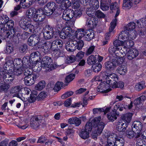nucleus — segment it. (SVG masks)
<instances>
[{"label":"nucleus","mask_w":146,"mask_h":146,"mask_svg":"<svg viewBox=\"0 0 146 146\" xmlns=\"http://www.w3.org/2000/svg\"><path fill=\"white\" fill-rule=\"evenodd\" d=\"M52 42L50 41H47L44 43L41 46V48L43 50L42 51L44 53H47L49 50L51 49Z\"/></svg>","instance_id":"obj_23"},{"label":"nucleus","mask_w":146,"mask_h":146,"mask_svg":"<svg viewBox=\"0 0 146 146\" xmlns=\"http://www.w3.org/2000/svg\"><path fill=\"white\" fill-rule=\"evenodd\" d=\"M100 7L103 10L106 11L109 9V5L105 0H101Z\"/></svg>","instance_id":"obj_41"},{"label":"nucleus","mask_w":146,"mask_h":146,"mask_svg":"<svg viewBox=\"0 0 146 146\" xmlns=\"http://www.w3.org/2000/svg\"><path fill=\"white\" fill-rule=\"evenodd\" d=\"M42 117L35 116L31 119L30 126L33 129H36L38 128L42 121Z\"/></svg>","instance_id":"obj_5"},{"label":"nucleus","mask_w":146,"mask_h":146,"mask_svg":"<svg viewBox=\"0 0 146 146\" xmlns=\"http://www.w3.org/2000/svg\"><path fill=\"white\" fill-rule=\"evenodd\" d=\"M70 25L68 24L69 27L63 28L60 34V37L63 39H65L68 36L70 37L72 35V33L74 31L72 29L71 27H73L74 25L73 23H70Z\"/></svg>","instance_id":"obj_1"},{"label":"nucleus","mask_w":146,"mask_h":146,"mask_svg":"<svg viewBox=\"0 0 146 146\" xmlns=\"http://www.w3.org/2000/svg\"><path fill=\"white\" fill-rule=\"evenodd\" d=\"M132 2L130 0H123V7L125 9H129L132 5Z\"/></svg>","instance_id":"obj_53"},{"label":"nucleus","mask_w":146,"mask_h":146,"mask_svg":"<svg viewBox=\"0 0 146 146\" xmlns=\"http://www.w3.org/2000/svg\"><path fill=\"white\" fill-rule=\"evenodd\" d=\"M22 89V86L21 85L17 86L12 87L10 90L11 94H16L19 92Z\"/></svg>","instance_id":"obj_39"},{"label":"nucleus","mask_w":146,"mask_h":146,"mask_svg":"<svg viewBox=\"0 0 146 146\" xmlns=\"http://www.w3.org/2000/svg\"><path fill=\"white\" fill-rule=\"evenodd\" d=\"M132 115L133 114L131 113H126L121 116V119L125 122L129 123L131 120Z\"/></svg>","instance_id":"obj_26"},{"label":"nucleus","mask_w":146,"mask_h":146,"mask_svg":"<svg viewBox=\"0 0 146 146\" xmlns=\"http://www.w3.org/2000/svg\"><path fill=\"white\" fill-rule=\"evenodd\" d=\"M43 12L42 13L44 15H46L47 16H49L52 14H54V12L45 6L44 7Z\"/></svg>","instance_id":"obj_56"},{"label":"nucleus","mask_w":146,"mask_h":146,"mask_svg":"<svg viewBox=\"0 0 146 146\" xmlns=\"http://www.w3.org/2000/svg\"><path fill=\"white\" fill-rule=\"evenodd\" d=\"M10 87L8 84L0 83V92L6 93Z\"/></svg>","instance_id":"obj_31"},{"label":"nucleus","mask_w":146,"mask_h":146,"mask_svg":"<svg viewBox=\"0 0 146 146\" xmlns=\"http://www.w3.org/2000/svg\"><path fill=\"white\" fill-rule=\"evenodd\" d=\"M4 82L8 83L13 82L15 79L13 72L12 70H8L4 74L3 77Z\"/></svg>","instance_id":"obj_7"},{"label":"nucleus","mask_w":146,"mask_h":146,"mask_svg":"<svg viewBox=\"0 0 146 146\" xmlns=\"http://www.w3.org/2000/svg\"><path fill=\"white\" fill-rule=\"evenodd\" d=\"M134 131L133 129L127 130L126 132L127 137L129 139H132L134 138Z\"/></svg>","instance_id":"obj_60"},{"label":"nucleus","mask_w":146,"mask_h":146,"mask_svg":"<svg viewBox=\"0 0 146 146\" xmlns=\"http://www.w3.org/2000/svg\"><path fill=\"white\" fill-rule=\"evenodd\" d=\"M42 64L40 62L36 63L35 66L33 67V70L35 72H38L41 70Z\"/></svg>","instance_id":"obj_57"},{"label":"nucleus","mask_w":146,"mask_h":146,"mask_svg":"<svg viewBox=\"0 0 146 146\" xmlns=\"http://www.w3.org/2000/svg\"><path fill=\"white\" fill-rule=\"evenodd\" d=\"M143 128V125L139 121H135L133 122L132 129L135 131H141Z\"/></svg>","instance_id":"obj_15"},{"label":"nucleus","mask_w":146,"mask_h":146,"mask_svg":"<svg viewBox=\"0 0 146 146\" xmlns=\"http://www.w3.org/2000/svg\"><path fill=\"white\" fill-rule=\"evenodd\" d=\"M89 133L83 129L80 132L79 135L82 138L85 139L89 138Z\"/></svg>","instance_id":"obj_42"},{"label":"nucleus","mask_w":146,"mask_h":146,"mask_svg":"<svg viewBox=\"0 0 146 146\" xmlns=\"http://www.w3.org/2000/svg\"><path fill=\"white\" fill-rule=\"evenodd\" d=\"M124 143L125 141L123 138H117L113 146H124Z\"/></svg>","instance_id":"obj_54"},{"label":"nucleus","mask_w":146,"mask_h":146,"mask_svg":"<svg viewBox=\"0 0 146 146\" xmlns=\"http://www.w3.org/2000/svg\"><path fill=\"white\" fill-rule=\"evenodd\" d=\"M48 93L44 91L41 92L38 95L37 100H40L45 98L47 96Z\"/></svg>","instance_id":"obj_59"},{"label":"nucleus","mask_w":146,"mask_h":146,"mask_svg":"<svg viewBox=\"0 0 146 146\" xmlns=\"http://www.w3.org/2000/svg\"><path fill=\"white\" fill-rule=\"evenodd\" d=\"M119 115H117L113 110L111 113L108 114V118L110 121H113L117 119V116Z\"/></svg>","instance_id":"obj_44"},{"label":"nucleus","mask_w":146,"mask_h":146,"mask_svg":"<svg viewBox=\"0 0 146 146\" xmlns=\"http://www.w3.org/2000/svg\"><path fill=\"white\" fill-rule=\"evenodd\" d=\"M14 66L15 68H22L23 67V64L22 63V60L20 58H16L14 60Z\"/></svg>","instance_id":"obj_51"},{"label":"nucleus","mask_w":146,"mask_h":146,"mask_svg":"<svg viewBox=\"0 0 146 146\" xmlns=\"http://www.w3.org/2000/svg\"><path fill=\"white\" fill-rule=\"evenodd\" d=\"M102 65L99 62L94 64L92 66L93 69L95 72H98L101 69Z\"/></svg>","instance_id":"obj_55"},{"label":"nucleus","mask_w":146,"mask_h":146,"mask_svg":"<svg viewBox=\"0 0 146 146\" xmlns=\"http://www.w3.org/2000/svg\"><path fill=\"white\" fill-rule=\"evenodd\" d=\"M40 53L38 51L33 52L31 54L30 57L29 58H30L31 60L34 58L35 60H33V61L38 62V59L40 58Z\"/></svg>","instance_id":"obj_40"},{"label":"nucleus","mask_w":146,"mask_h":146,"mask_svg":"<svg viewBox=\"0 0 146 146\" xmlns=\"http://www.w3.org/2000/svg\"><path fill=\"white\" fill-rule=\"evenodd\" d=\"M4 25H1L0 24V33L1 34H2L3 36H4L6 38H9V35L10 33L8 32L5 33V29L4 27Z\"/></svg>","instance_id":"obj_49"},{"label":"nucleus","mask_w":146,"mask_h":146,"mask_svg":"<svg viewBox=\"0 0 146 146\" xmlns=\"http://www.w3.org/2000/svg\"><path fill=\"white\" fill-rule=\"evenodd\" d=\"M74 12L72 9H67L63 12L62 18L66 21H68L72 19L74 16Z\"/></svg>","instance_id":"obj_6"},{"label":"nucleus","mask_w":146,"mask_h":146,"mask_svg":"<svg viewBox=\"0 0 146 146\" xmlns=\"http://www.w3.org/2000/svg\"><path fill=\"white\" fill-rule=\"evenodd\" d=\"M40 36L38 35L34 34L31 35L29 38L27 43L29 46L33 47L37 44L40 45Z\"/></svg>","instance_id":"obj_3"},{"label":"nucleus","mask_w":146,"mask_h":146,"mask_svg":"<svg viewBox=\"0 0 146 146\" xmlns=\"http://www.w3.org/2000/svg\"><path fill=\"white\" fill-rule=\"evenodd\" d=\"M4 25V27L5 28V33L8 32L10 33L9 35V38L12 36H13L15 33V29L13 27V21L12 20H9L8 22Z\"/></svg>","instance_id":"obj_4"},{"label":"nucleus","mask_w":146,"mask_h":146,"mask_svg":"<svg viewBox=\"0 0 146 146\" xmlns=\"http://www.w3.org/2000/svg\"><path fill=\"white\" fill-rule=\"evenodd\" d=\"M75 75L74 74H71L67 76L65 78V85L67 86L69 83L74 78Z\"/></svg>","instance_id":"obj_43"},{"label":"nucleus","mask_w":146,"mask_h":146,"mask_svg":"<svg viewBox=\"0 0 146 146\" xmlns=\"http://www.w3.org/2000/svg\"><path fill=\"white\" fill-rule=\"evenodd\" d=\"M146 86L144 82L142 81L138 82L135 85V89L138 91H140L142 89L146 87Z\"/></svg>","instance_id":"obj_48"},{"label":"nucleus","mask_w":146,"mask_h":146,"mask_svg":"<svg viewBox=\"0 0 146 146\" xmlns=\"http://www.w3.org/2000/svg\"><path fill=\"white\" fill-rule=\"evenodd\" d=\"M86 33V31H85L84 29H79L76 31V38L80 39L85 36Z\"/></svg>","instance_id":"obj_35"},{"label":"nucleus","mask_w":146,"mask_h":146,"mask_svg":"<svg viewBox=\"0 0 146 146\" xmlns=\"http://www.w3.org/2000/svg\"><path fill=\"white\" fill-rule=\"evenodd\" d=\"M124 35H122V34L120 33L119 34L118 38V39H120V38L122 37L121 39L125 41L124 42L123 44L125 46H126V47L128 48H129L132 47L134 45L133 42L131 40H127V37H126V39L125 38V36H123Z\"/></svg>","instance_id":"obj_13"},{"label":"nucleus","mask_w":146,"mask_h":146,"mask_svg":"<svg viewBox=\"0 0 146 146\" xmlns=\"http://www.w3.org/2000/svg\"><path fill=\"white\" fill-rule=\"evenodd\" d=\"M110 9L111 10H116V14L115 15V19L119 15L120 12L119 9V6L117 3H112L110 5Z\"/></svg>","instance_id":"obj_21"},{"label":"nucleus","mask_w":146,"mask_h":146,"mask_svg":"<svg viewBox=\"0 0 146 146\" xmlns=\"http://www.w3.org/2000/svg\"><path fill=\"white\" fill-rule=\"evenodd\" d=\"M125 107L123 106V104L120 103H118L114 106L113 109V111L115 112L117 115H119V113L117 111V110L119 109L120 111H122L123 110V109H125Z\"/></svg>","instance_id":"obj_29"},{"label":"nucleus","mask_w":146,"mask_h":146,"mask_svg":"<svg viewBox=\"0 0 146 146\" xmlns=\"http://www.w3.org/2000/svg\"><path fill=\"white\" fill-rule=\"evenodd\" d=\"M101 117H99L95 118L91 122H88L86 123L84 129L90 133L92 129V125L93 124L94 127L96 128L98 125L99 124Z\"/></svg>","instance_id":"obj_2"},{"label":"nucleus","mask_w":146,"mask_h":146,"mask_svg":"<svg viewBox=\"0 0 146 146\" xmlns=\"http://www.w3.org/2000/svg\"><path fill=\"white\" fill-rule=\"evenodd\" d=\"M43 10L41 9H38L36 11V15L33 18L34 21L40 22L42 21L45 18V15L43 13Z\"/></svg>","instance_id":"obj_9"},{"label":"nucleus","mask_w":146,"mask_h":146,"mask_svg":"<svg viewBox=\"0 0 146 146\" xmlns=\"http://www.w3.org/2000/svg\"><path fill=\"white\" fill-rule=\"evenodd\" d=\"M24 123L23 122H20V120L16 119L15 123L19 128L21 129H25L28 127V125L27 124H24Z\"/></svg>","instance_id":"obj_33"},{"label":"nucleus","mask_w":146,"mask_h":146,"mask_svg":"<svg viewBox=\"0 0 146 146\" xmlns=\"http://www.w3.org/2000/svg\"><path fill=\"white\" fill-rule=\"evenodd\" d=\"M117 19H115L110 23V27L109 28V31L108 33L106 34V38H108L110 36V33L113 31L116 25Z\"/></svg>","instance_id":"obj_27"},{"label":"nucleus","mask_w":146,"mask_h":146,"mask_svg":"<svg viewBox=\"0 0 146 146\" xmlns=\"http://www.w3.org/2000/svg\"><path fill=\"white\" fill-rule=\"evenodd\" d=\"M146 97L142 96L137 98L134 101V104L136 106H138L141 104L145 99Z\"/></svg>","instance_id":"obj_46"},{"label":"nucleus","mask_w":146,"mask_h":146,"mask_svg":"<svg viewBox=\"0 0 146 146\" xmlns=\"http://www.w3.org/2000/svg\"><path fill=\"white\" fill-rule=\"evenodd\" d=\"M6 62L4 65V67L6 70H12L14 65V62L12 58L11 57H8L6 58Z\"/></svg>","instance_id":"obj_16"},{"label":"nucleus","mask_w":146,"mask_h":146,"mask_svg":"<svg viewBox=\"0 0 146 146\" xmlns=\"http://www.w3.org/2000/svg\"><path fill=\"white\" fill-rule=\"evenodd\" d=\"M104 126V124L103 122H101L98 125L95 130L97 131H93L92 137L94 139H96L98 135H100L102 132Z\"/></svg>","instance_id":"obj_8"},{"label":"nucleus","mask_w":146,"mask_h":146,"mask_svg":"<svg viewBox=\"0 0 146 146\" xmlns=\"http://www.w3.org/2000/svg\"><path fill=\"white\" fill-rule=\"evenodd\" d=\"M127 70L126 66L124 65H121L117 68V72L121 75H124L126 74Z\"/></svg>","instance_id":"obj_38"},{"label":"nucleus","mask_w":146,"mask_h":146,"mask_svg":"<svg viewBox=\"0 0 146 146\" xmlns=\"http://www.w3.org/2000/svg\"><path fill=\"white\" fill-rule=\"evenodd\" d=\"M139 54L138 51L136 49L132 48L130 49L127 53V58L132 60L137 56Z\"/></svg>","instance_id":"obj_18"},{"label":"nucleus","mask_w":146,"mask_h":146,"mask_svg":"<svg viewBox=\"0 0 146 146\" xmlns=\"http://www.w3.org/2000/svg\"><path fill=\"white\" fill-rule=\"evenodd\" d=\"M127 48L123 44L119 47H117V51H119L122 54H124L125 56L127 53Z\"/></svg>","instance_id":"obj_47"},{"label":"nucleus","mask_w":146,"mask_h":146,"mask_svg":"<svg viewBox=\"0 0 146 146\" xmlns=\"http://www.w3.org/2000/svg\"><path fill=\"white\" fill-rule=\"evenodd\" d=\"M54 44L53 42H52L51 49L53 52V54H54L56 56L58 57L59 56V53H60V51L57 45L55 44Z\"/></svg>","instance_id":"obj_30"},{"label":"nucleus","mask_w":146,"mask_h":146,"mask_svg":"<svg viewBox=\"0 0 146 146\" xmlns=\"http://www.w3.org/2000/svg\"><path fill=\"white\" fill-rule=\"evenodd\" d=\"M116 125L117 129L119 131H124L127 127L126 123H123L121 122H117L116 123Z\"/></svg>","instance_id":"obj_25"},{"label":"nucleus","mask_w":146,"mask_h":146,"mask_svg":"<svg viewBox=\"0 0 146 146\" xmlns=\"http://www.w3.org/2000/svg\"><path fill=\"white\" fill-rule=\"evenodd\" d=\"M36 9L33 7L30 8L27 11V16L29 18H34L35 15Z\"/></svg>","instance_id":"obj_36"},{"label":"nucleus","mask_w":146,"mask_h":146,"mask_svg":"<svg viewBox=\"0 0 146 146\" xmlns=\"http://www.w3.org/2000/svg\"><path fill=\"white\" fill-rule=\"evenodd\" d=\"M45 6L53 12L54 15H56L58 14L57 9L54 3L52 2L50 3H48Z\"/></svg>","instance_id":"obj_22"},{"label":"nucleus","mask_w":146,"mask_h":146,"mask_svg":"<svg viewBox=\"0 0 146 146\" xmlns=\"http://www.w3.org/2000/svg\"><path fill=\"white\" fill-rule=\"evenodd\" d=\"M44 36L46 39H48L51 38L53 35V33H50V32L45 31L43 33Z\"/></svg>","instance_id":"obj_62"},{"label":"nucleus","mask_w":146,"mask_h":146,"mask_svg":"<svg viewBox=\"0 0 146 146\" xmlns=\"http://www.w3.org/2000/svg\"><path fill=\"white\" fill-rule=\"evenodd\" d=\"M74 42H76V44H74L75 45V50L77 49L78 50H81L83 47L84 44L83 41L81 40H78V41L76 40H74Z\"/></svg>","instance_id":"obj_34"},{"label":"nucleus","mask_w":146,"mask_h":146,"mask_svg":"<svg viewBox=\"0 0 146 146\" xmlns=\"http://www.w3.org/2000/svg\"><path fill=\"white\" fill-rule=\"evenodd\" d=\"M45 85L46 83L45 81L42 80L36 85L35 88L36 90H41L45 87Z\"/></svg>","instance_id":"obj_50"},{"label":"nucleus","mask_w":146,"mask_h":146,"mask_svg":"<svg viewBox=\"0 0 146 146\" xmlns=\"http://www.w3.org/2000/svg\"><path fill=\"white\" fill-rule=\"evenodd\" d=\"M23 68H15L13 72V74L14 76L15 75L19 76L21 75L23 72Z\"/></svg>","instance_id":"obj_58"},{"label":"nucleus","mask_w":146,"mask_h":146,"mask_svg":"<svg viewBox=\"0 0 146 146\" xmlns=\"http://www.w3.org/2000/svg\"><path fill=\"white\" fill-rule=\"evenodd\" d=\"M29 66H23V70L24 75L26 76H30L32 74H33V70L29 68Z\"/></svg>","instance_id":"obj_37"},{"label":"nucleus","mask_w":146,"mask_h":146,"mask_svg":"<svg viewBox=\"0 0 146 146\" xmlns=\"http://www.w3.org/2000/svg\"><path fill=\"white\" fill-rule=\"evenodd\" d=\"M86 18L87 19L86 24L89 27L92 28H94L96 26L97 21L96 19L92 17H86Z\"/></svg>","instance_id":"obj_17"},{"label":"nucleus","mask_w":146,"mask_h":146,"mask_svg":"<svg viewBox=\"0 0 146 146\" xmlns=\"http://www.w3.org/2000/svg\"><path fill=\"white\" fill-rule=\"evenodd\" d=\"M135 23L134 22H130L126 25L124 30L121 32V34L124 35V36H125V34H126L128 36V35H129L128 31L133 30L135 29Z\"/></svg>","instance_id":"obj_10"},{"label":"nucleus","mask_w":146,"mask_h":146,"mask_svg":"<svg viewBox=\"0 0 146 146\" xmlns=\"http://www.w3.org/2000/svg\"><path fill=\"white\" fill-rule=\"evenodd\" d=\"M97 61L96 58L93 55L89 56L87 60V63L89 65H93L95 64Z\"/></svg>","instance_id":"obj_52"},{"label":"nucleus","mask_w":146,"mask_h":146,"mask_svg":"<svg viewBox=\"0 0 146 146\" xmlns=\"http://www.w3.org/2000/svg\"><path fill=\"white\" fill-rule=\"evenodd\" d=\"M118 78H117V80H115V78H111V79H106V82H103L102 83V84H103L104 86V85H108V86H109L110 85H112V87L113 85H115L116 83L118 81Z\"/></svg>","instance_id":"obj_32"},{"label":"nucleus","mask_w":146,"mask_h":146,"mask_svg":"<svg viewBox=\"0 0 146 146\" xmlns=\"http://www.w3.org/2000/svg\"><path fill=\"white\" fill-rule=\"evenodd\" d=\"M76 42H74V39L72 40L68 41L66 42L65 45V48L68 51L72 52L75 50V45Z\"/></svg>","instance_id":"obj_20"},{"label":"nucleus","mask_w":146,"mask_h":146,"mask_svg":"<svg viewBox=\"0 0 146 146\" xmlns=\"http://www.w3.org/2000/svg\"><path fill=\"white\" fill-rule=\"evenodd\" d=\"M13 50V46L11 44H9L7 45L5 52L7 54H10Z\"/></svg>","instance_id":"obj_64"},{"label":"nucleus","mask_w":146,"mask_h":146,"mask_svg":"<svg viewBox=\"0 0 146 146\" xmlns=\"http://www.w3.org/2000/svg\"><path fill=\"white\" fill-rule=\"evenodd\" d=\"M20 4L21 8L23 9L28 8L31 5L28 0H21Z\"/></svg>","instance_id":"obj_45"},{"label":"nucleus","mask_w":146,"mask_h":146,"mask_svg":"<svg viewBox=\"0 0 146 146\" xmlns=\"http://www.w3.org/2000/svg\"><path fill=\"white\" fill-rule=\"evenodd\" d=\"M94 37V33L93 31L89 30L86 31L84 39L85 40L90 41Z\"/></svg>","instance_id":"obj_24"},{"label":"nucleus","mask_w":146,"mask_h":146,"mask_svg":"<svg viewBox=\"0 0 146 146\" xmlns=\"http://www.w3.org/2000/svg\"><path fill=\"white\" fill-rule=\"evenodd\" d=\"M117 138V136L116 134L113 133L110 135L108 137L106 146H114V144Z\"/></svg>","instance_id":"obj_11"},{"label":"nucleus","mask_w":146,"mask_h":146,"mask_svg":"<svg viewBox=\"0 0 146 146\" xmlns=\"http://www.w3.org/2000/svg\"><path fill=\"white\" fill-rule=\"evenodd\" d=\"M62 21V20L59 17H57L56 19L55 23L57 27V29L59 31L61 30Z\"/></svg>","instance_id":"obj_61"},{"label":"nucleus","mask_w":146,"mask_h":146,"mask_svg":"<svg viewBox=\"0 0 146 146\" xmlns=\"http://www.w3.org/2000/svg\"><path fill=\"white\" fill-rule=\"evenodd\" d=\"M36 78V76L34 74H32L26 76L24 78L23 81H25V83L26 85L31 86L34 83Z\"/></svg>","instance_id":"obj_12"},{"label":"nucleus","mask_w":146,"mask_h":146,"mask_svg":"<svg viewBox=\"0 0 146 146\" xmlns=\"http://www.w3.org/2000/svg\"><path fill=\"white\" fill-rule=\"evenodd\" d=\"M28 22V20L27 17H22L19 21V24L20 27L25 29H27V24Z\"/></svg>","instance_id":"obj_28"},{"label":"nucleus","mask_w":146,"mask_h":146,"mask_svg":"<svg viewBox=\"0 0 146 146\" xmlns=\"http://www.w3.org/2000/svg\"><path fill=\"white\" fill-rule=\"evenodd\" d=\"M117 64L116 60L107 61L105 63V68L107 70H113L116 68Z\"/></svg>","instance_id":"obj_14"},{"label":"nucleus","mask_w":146,"mask_h":146,"mask_svg":"<svg viewBox=\"0 0 146 146\" xmlns=\"http://www.w3.org/2000/svg\"><path fill=\"white\" fill-rule=\"evenodd\" d=\"M122 37H120V39H118V40L116 39L114 41L113 44L116 47H119V46H121L123 44L124 42L120 40V39Z\"/></svg>","instance_id":"obj_63"},{"label":"nucleus","mask_w":146,"mask_h":146,"mask_svg":"<svg viewBox=\"0 0 146 146\" xmlns=\"http://www.w3.org/2000/svg\"><path fill=\"white\" fill-rule=\"evenodd\" d=\"M52 63V60L51 58L50 57V59L47 61L46 65L44 66V68H45L46 70L50 72L56 68V65L53 64Z\"/></svg>","instance_id":"obj_19"}]
</instances>
